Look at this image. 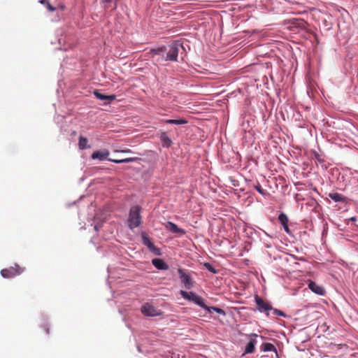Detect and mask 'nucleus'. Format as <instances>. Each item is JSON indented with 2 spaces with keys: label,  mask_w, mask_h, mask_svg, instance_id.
I'll use <instances>...</instances> for the list:
<instances>
[{
  "label": "nucleus",
  "mask_w": 358,
  "mask_h": 358,
  "mask_svg": "<svg viewBox=\"0 0 358 358\" xmlns=\"http://www.w3.org/2000/svg\"><path fill=\"white\" fill-rule=\"evenodd\" d=\"M39 3L46 6L49 2L47 0H40Z\"/></svg>",
  "instance_id": "cd10ccee"
},
{
  "label": "nucleus",
  "mask_w": 358,
  "mask_h": 358,
  "mask_svg": "<svg viewBox=\"0 0 358 358\" xmlns=\"http://www.w3.org/2000/svg\"><path fill=\"white\" fill-rule=\"evenodd\" d=\"M180 293L183 299L193 301L194 303L199 306L200 307L207 310L208 311H210L209 306H207L205 304L204 300L201 296L196 295L194 292H187L183 291V290H181L180 292Z\"/></svg>",
  "instance_id": "20e7f679"
},
{
  "label": "nucleus",
  "mask_w": 358,
  "mask_h": 358,
  "mask_svg": "<svg viewBox=\"0 0 358 358\" xmlns=\"http://www.w3.org/2000/svg\"><path fill=\"white\" fill-rule=\"evenodd\" d=\"M273 313L277 315L283 316V317L285 316V314L282 311L278 310V309H274Z\"/></svg>",
  "instance_id": "b1692460"
},
{
  "label": "nucleus",
  "mask_w": 358,
  "mask_h": 358,
  "mask_svg": "<svg viewBox=\"0 0 358 358\" xmlns=\"http://www.w3.org/2000/svg\"><path fill=\"white\" fill-rule=\"evenodd\" d=\"M123 152H130L131 151H130V150H124Z\"/></svg>",
  "instance_id": "c756f323"
},
{
  "label": "nucleus",
  "mask_w": 358,
  "mask_h": 358,
  "mask_svg": "<svg viewBox=\"0 0 358 358\" xmlns=\"http://www.w3.org/2000/svg\"><path fill=\"white\" fill-rule=\"evenodd\" d=\"M205 267L208 270L210 271V272L213 273H216V270L215 269V268L209 263H206L204 264Z\"/></svg>",
  "instance_id": "5701e85b"
},
{
  "label": "nucleus",
  "mask_w": 358,
  "mask_h": 358,
  "mask_svg": "<svg viewBox=\"0 0 358 358\" xmlns=\"http://www.w3.org/2000/svg\"><path fill=\"white\" fill-rule=\"evenodd\" d=\"M46 6H47L48 10L50 12H53L56 10V8L54 6H52L50 3H48L46 5Z\"/></svg>",
  "instance_id": "a878e982"
},
{
  "label": "nucleus",
  "mask_w": 358,
  "mask_h": 358,
  "mask_svg": "<svg viewBox=\"0 0 358 358\" xmlns=\"http://www.w3.org/2000/svg\"><path fill=\"white\" fill-rule=\"evenodd\" d=\"M252 336H255V337H257V334H252Z\"/></svg>",
  "instance_id": "7c9ffc66"
},
{
  "label": "nucleus",
  "mask_w": 358,
  "mask_h": 358,
  "mask_svg": "<svg viewBox=\"0 0 358 358\" xmlns=\"http://www.w3.org/2000/svg\"><path fill=\"white\" fill-rule=\"evenodd\" d=\"M142 238L143 244L146 245L152 252H153L156 255H160V250L158 248L155 247V245L153 244V243L152 242L151 239L149 237L143 235Z\"/></svg>",
  "instance_id": "6e6552de"
},
{
  "label": "nucleus",
  "mask_w": 358,
  "mask_h": 358,
  "mask_svg": "<svg viewBox=\"0 0 358 358\" xmlns=\"http://www.w3.org/2000/svg\"><path fill=\"white\" fill-rule=\"evenodd\" d=\"M165 227L167 230L170 231L173 234H179L184 235L185 234V231L182 229L179 228L176 224L172 222H168Z\"/></svg>",
  "instance_id": "9b49d317"
},
{
  "label": "nucleus",
  "mask_w": 358,
  "mask_h": 358,
  "mask_svg": "<svg viewBox=\"0 0 358 358\" xmlns=\"http://www.w3.org/2000/svg\"><path fill=\"white\" fill-rule=\"evenodd\" d=\"M94 94L99 100H106L108 101V103L111 102L112 101L115 100L116 99V96L115 94L111 95H105L101 93H100L98 90H95L94 92Z\"/></svg>",
  "instance_id": "f8f14e48"
},
{
  "label": "nucleus",
  "mask_w": 358,
  "mask_h": 358,
  "mask_svg": "<svg viewBox=\"0 0 358 358\" xmlns=\"http://www.w3.org/2000/svg\"><path fill=\"white\" fill-rule=\"evenodd\" d=\"M24 271V268H22L18 264H15L14 266H10L8 268H3L1 271V275L4 278H11L16 275H20Z\"/></svg>",
  "instance_id": "39448f33"
},
{
  "label": "nucleus",
  "mask_w": 358,
  "mask_h": 358,
  "mask_svg": "<svg viewBox=\"0 0 358 358\" xmlns=\"http://www.w3.org/2000/svg\"><path fill=\"white\" fill-rule=\"evenodd\" d=\"M350 220L353 222L356 221V217H351Z\"/></svg>",
  "instance_id": "c85d7f7f"
},
{
  "label": "nucleus",
  "mask_w": 358,
  "mask_h": 358,
  "mask_svg": "<svg viewBox=\"0 0 358 358\" xmlns=\"http://www.w3.org/2000/svg\"><path fill=\"white\" fill-rule=\"evenodd\" d=\"M43 328H44V329H45V333H46L47 334H49V327H48V324H45V325H44V327H43Z\"/></svg>",
  "instance_id": "bb28decb"
},
{
  "label": "nucleus",
  "mask_w": 358,
  "mask_h": 358,
  "mask_svg": "<svg viewBox=\"0 0 358 358\" xmlns=\"http://www.w3.org/2000/svg\"><path fill=\"white\" fill-rule=\"evenodd\" d=\"M210 308V311L209 312H211V310H214L215 311L216 313L220 314V315H225V312L221 309V308H217V307H209Z\"/></svg>",
  "instance_id": "412c9836"
},
{
  "label": "nucleus",
  "mask_w": 358,
  "mask_h": 358,
  "mask_svg": "<svg viewBox=\"0 0 358 358\" xmlns=\"http://www.w3.org/2000/svg\"><path fill=\"white\" fill-rule=\"evenodd\" d=\"M116 1L117 0H101V3L105 4V6H104L105 8H107L106 4L112 3V2H116Z\"/></svg>",
  "instance_id": "393cba45"
},
{
  "label": "nucleus",
  "mask_w": 358,
  "mask_h": 358,
  "mask_svg": "<svg viewBox=\"0 0 358 358\" xmlns=\"http://www.w3.org/2000/svg\"><path fill=\"white\" fill-rule=\"evenodd\" d=\"M256 343L257 341L255 339H250L249 343L245 346V353H252L255 351Z\"/></svg>",
  "instance_id": "f3484780"
},
{
  "label": "nucleus",
  "mask_w": 358,
  "mask_h": 358,
  "mask_svg": "<svg viewBox=\"0 0 358 358\" xmlns=\"http://www.w3.org/2000/svg\"><path fill=\"white\" fill-rule=\"evenodd\" d=\"M178 273L182 283L184 284L185 287L187 289H191L193 286V282L190 275L185 273V270L182 268H178Z\"/></svg>",
  "instance_id": "0eeeda50"
},
{
  "label": "nucleus",
  "mask_w": 358,
  "mask_h": 358,
  "mask_svg": "<svg viewBox=\"0 0 358 358\" xmlns=\"http://www.w3.org/2000/svg\"><path fill=\"white\" fill-rule=\"evenodd\" d=\"M329 196L336 202H343L345 199L344 196L337 192L329 193Z\"/></svg>",
  "instance_id": "dca6fc26"
},
{
  "label": "nucleus",
  "mask_w": 358,
  "mask_h": 358,
  "mask_svg": "<svg viewBox=\"0 0 358 358\" xmlns=\"http://www.w3.org/2000/svg\"><path fill=\"white\" fill-rule=\"evenodd\" d=\"M152 263L157 269L167 270L169 268V266L162 259H153Z\"/></svg>",
  "instance_id": "4468645a"
},
{
  "label": "nucleus",
  "mask_w": 358,
  "mask_h": 358,
  "mask_svg": "<svg viewBox=\"0 0 358 358\" xmlns=\"http://www.w3.org/2000/svg\"><path fill=\"white\" fill-rule=\"evenodd\" d=\"M87 139L85 137L80 136L79 138V142H78V146L80 150H84L86 148H90V145H87Z\"/></svg>",
  "instance_id": "a211bd4d"
},
{
  "label": "nucleus",
  "mask_w": 358,
  "mask_h": 358,
  "mask_svg": "<svg viewBox=\"0 0 358 358\" xmlns=\"http://www.w3.org/2000/svg\"><path fill=\"white\" fill-rule=\"evenodd\" d=\"M141 208L138 206H132L130 208L128 226L130 229L138 227L141 223V217L140 215Z\"/></svg>",
  "instance_id": "7ed1b4c3"
},
{
  "label": "nucleus",
  "mask_w": 358,
  "mask_h": 358,
  "mask_svg": "<svg viewBox=\"0 0 358 358\" xmlns=\"http://www.w3.org/2000/svg\"><path fill=\"white\" fill-rule=\"evenodd\" d=\"M261 350L264 352H269V351H275L276 352V349L275 346L270 343H264L261 346Z\"/></svg>",
  "instance_id": "6ab92c4d"
},
{
  "label": "nucleus",
  "mask_w": 358,
  "mask_h": 358,
  "mask_svg": "<svg viewBox=\"0 0 358 358\" xmlns=\"http://www.w3.org/2000/svg\"><path fill=\"white\" fill-rule=\"evenodd\" d=\"M160 140L163 147L169 148L171 146L173 142L168 136L166 132H162L160 135Z\"/></svg>",
  "instance_id": "2eb2a0df"
},
{
  "label": "nucleus",
  "mask_w": 358,
  "mask_h": 358,
  "mask_svg": "<svg viewBox=\"0 0 358 358\" xmlns=\"http://www.w3.org/2000/svg\"><path fill=\"white\" fill-rule=\"evenodd\" d=\"M357 181H358V178H357Z\"/></svg>",
  "instance_id": "2f4dec72"
},
{
  "label": "nucleus",
  "mask_w": 358,
  "mask_h": 358,
  "mask_svg": "<svg viewBox=\"0 0 358 358\" xmlns=\"http://www.w3.org/2000/svg\"><path fill=\"white\" fill-rule=\"evenodd\" d=\"M255 188L261 194H262V195L265 194V191L263 189V188L262 187V186L260 185V184L259 182H257V184L255 186Z\"/></svg>",
  "instance_id": "4be33fe9"
},
{
  "label": "nucleus",
  "mask_w": 358,
  "mask_h": 358,
  "mask_svg": "<svg viewBox=\"0 0 358 358\" xmlns=\"http://www.w3.org/2000/svg\"><path fill=\"white\" fill-rule=\"evenodd\" d=\"M165 123L166 124H178V125H180V124H186L187 123V121L184 119V118H181V119H178V120H166L164 121Z\"/></svg>",
  "instance_id": "aec40b11"
},
{
  "label": "nucleus",
  "mask_w": 358,
  "mask_h": 358,
  "mask_svg": "<svg viewBox=\"0 0 358 358\" xmlns=\"http://www.w3.org/2000/svg\"><path fill=\"white\" fill-rule=\"evenodd\" d=\"M109 151L108 150H101L94 152L92 154V159H99L100 161H103L105 159H108V161L113 162L115 164H122V163H129L136 162L138 159L137 157H128L122 159H109L108 157L109 156Z\"/></svg>",
  "instance_id": "f03ea898"
},
{
  "label": "nucleus",
  "mask_w": 358,
  "mask_h": 358,
  "mask_svg": "<svg viewBox=\"0 0 358 358\" xmlns=\"http://www.w3.org/2000/svg\"><path fill=\"white\" fill-rule=\"evenodd\" d=\"M255 301L257 306V308L259 311H268L272 309L271 305L264 301L262 298L259 296H255Z\"/></svg>",
  "instance_id": "1a4fd4ad"
},
{
  "label": "nucleus",
  "mask_w": 358,
  "mask_h": 358,
  "mask_svg": "<svg viewBox=\"0 0 358 358\" xmlns=\"http://www.w3.org/2000/svg\"><path fill=\"white\" fill-rule=\"evenodd\" d=\"M278 220L280 222V224H282L284 230L287 233H289V229L288 227L289 220H288L287 216L285 213H282L278 216Z\"/></svg>",
  "instance_id": "ddd939ff"
},
{
  "label": "nucleus",
  "mask_w": 358,
  "mask_h": 358,
  "mask_svg": "<svg viewBox=\"0 0 358 358\" xmlns=\"http://www.w3.org/2000/svg\"><path fill=\"white\" fill-rule=\"evenodd\" d=\"M181 46V44L178 42H173L168 46L164 45L157 48L151 49L149 54L157 64H162L166 61L176 62L179 48Z\"/></svg>",
  "instance_id": "f257e3e1"
},
{
  "label": "nucleus",
  "mask_w": 358,
  "mask_h": 358,
  "mask_svg": "<svg viewBox=\"0 0 358 358\" xmlns=\"http://www.w3.org/2000/svg\"><path fill=\"white\" fill-rule=\"evenodd\" d=\"M141 310L144 315L148 317H156L162 315V312L160 310L149 303H144L141 306Z\"/></svg>",
  "instance_id": "423d86ee"
},
{
  "label": "nucleus",
  "mask_w": 358,
  "mask_h": 358,
  "mask_svg": "<svg viewBox=\"0 0 358 358\" xmlns=\"http://www.w3.org/2000/svg\"><path fill=\"white\" fill-rule=\"evenodd\" d=\"M308 288L314 293L323 296L325 294V290L323 287L317 285L315 282L310 280L308 282Z\"/></svg>",
  "instance_id": "9d476101"
}]
</instances>
